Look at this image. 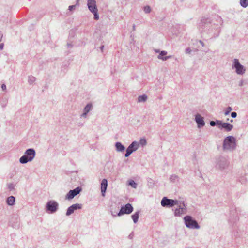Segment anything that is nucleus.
I'll list each match as a JSON object with an SVG mask.
<instances>
[{"label":"nucleus","mask_w":248,"mask_h":248,"mask_svg":"<svg viewBox=\"0 0 248 248\" xmlns=\"http://www.w3.org/2000/svg\"><path fill=\"white\" fill-rule=\"evenodd\" d=\"M232 110V107L229 106L224 110V115L227 116L229 114L230 112Z\"/></svg>","instance_id":"30"},{"label":"nucleus","mask_w":248,"mask_h":248,"mask_svg":"<svg viewBox=\"0 0 248 248\" xmlns=\"http://www.w3.org/2000/svg\"><path fill=\"white\" fill-rule=\"evenodd\" d=\"M67 45L68 47H72V45L71 44L68 43L67 44Z\"/></svg>","instance_id":"42"},{"label":"nucleus","mask_w":248,"mask_h":248,"mask_svg":"<svg viewBox=\"0 0 248 248\" xmlns=\"http://www.w3.org/2000/svg\"><path fill=\"white\" fill-rule=\"evenodd\" d=\"M219 121H221L220 120H216V121H210V124L211 126H216L217 124L218 125V126H219L220 124L218 122Z\"/></svg>","instance_id":"31"},{"label":"nucleus","mask_w":248,"mask_h":248,"mask_svg":"<svg viewBox=\"0 0 248 248\" xmlns=\"http://www.w3.org/2000/svg\"><path fill=\"white\" fill-rule=\"evenodd\" d=\"M108 186V181L106 179H103L101 183V192L102 196L104 197Z\"/></svg>","instance_id":"16"},{"label":"nucleus","mask_w":248,"mask_h":248,"mask_svg":"<svg viewBox=\"0 0 248 248\" xmlns=\"http://www.w3.org/2000/svg\"><path fill=\"white\" fill-rule=\"evenodd\" d=\"M82 191L80 187H77L73 190H70L65 196V199L68 200L72 199Z\"/></svg>","instance_id":"12"},{"label":"nucleus","mask_w":248,"mask_h":248,"mask_svg":"<svg viewBox=\"0 0 248 248\" xmlns=\"http://www.w3.org/2000/svg\"><path fill=\"white\" fill-rule=\"evenodd\" d=\"M186 208L184 203H180L178 208H176L174 211V216L176 217L180 216L182 214L186 212Z\"/></svg>","instance_id":"13"},{"label":"nucleus","mask_w":248,"mask_h":248,"mask_svg":"<svg viewBox=\"0 0 248 248\" xmlns=\"http://www.w3.org/2000/svg\"><path fill=\"white\" fill-rule=\"evenodd\" d=\"M135 25H134H134H133V31H135Z\"/></svg>","instance_id":"44"},{"label":"nucleus","mask_w":248,"mask_h":248,"mask_svg":"<svg viewBox=\"0 0 248 248\" xmlns=\"http://www.w3.org/2000/svg\"><path fill=\"white\" fill-rule=\"evenodd\" d=\"M147 99V96L145 94L140 95L138 98V102H145Z\"/></svg>","instance_id":"22"},{"label":"nucleus","mask_w":248,"mask_h":248,"mask_svg":"<svg viewBox=\"0 0 248 248\" xmlns=\"http://www.w3.org/2000/svg\"><path fill=\"white\" fill-rule=\"evenodd\" d=\"M15 197L13 196H11L7 198L6 203L9 206H13L15 204Z\"/></svg>","instance_id":"18"},{"label":"nucleus","mask_w":248,"mask_h":248,"mask_svg":"<svg viewBox=\"0 0 248 248\" xmlns=\"http://www.w3.org/2000/svg\"><path fill=\"white\" fill-rule=\"evenodd\" d=\"M170 58H171V55L168 56H165L164 59H163V61H166L167 60H168V59H170Z\"/></svg>","instance_id":"37"},{"label":"nucleus","mask_w":248,"mask_h":248,"mask_svg":"<svg viewBox=\"0 0 248 248\" xmlns=\"http://www.w3.org/2000/svg\"><path fill=\"white\" fill-rule=\"evenodd\" d=\"M78 0H78V1H77V3H78Z\"/></svg>","instance_id":"47"},{"label":"nucleus","mask_w":248,"mask_h":248,"mask_svg":"<svg viewBox=\"0 0 248 248\" xmlns=\"http://www.w3.org/2000/svg\"><path fill=\"white\" fill-rule=\"evenodd\" d=\"M36 152L33 148H29L26 150L19 159V162L21 164H26L28 162L32 161L35 158Z\"/></svg>","instance_id":"2"},{"label":"nucleus","mask_w":248,"mask_h":248,"mask_svg":"<svg viewBox=\"0 0 248 248\" xmlns=\"http://www.w3.org/2000/svg\"><path fill=\"white\" fill-rule=\"evenodd\" d=\"M184 220L185 225L187 228L189 229H199L200 228L196 220L193 219L192 217L190 216H186L184 217Z\"/></svg>","instance_id":"4"},{"label":"nucleus","mask_w":248,"mask_h":248,"mask_svg":"<svg viewBox=\"0 0 248 248\" xmlns=\"http://www.w3.org/2000/svg\"><path fill=\"white\" fill-rule=\"evenodd\" d=\"M242 84H243V83H242V81H241V82L240 83V85H240V86H242Z\"/></svg>","instance_id":"46"},{"label":"nucleus","mask_w":248,"mask_h":248,"mask_svg":"<svg viewBox=\"0 0 248 248\" xmlns=\"http://www.w3.org/2000/svg\"><path fill=\"white\" fill-rule=\"evenodd\" d=\"M179 202L177 200L168 199L166 197L162 198L161 201V205L163 207H172L175 205H178Z\"/></svg>","instance_id":"8"},{"label":"nucleus","mask_w":248,"mask_h":248,"mask_svg":"<svg viewBox=\"0 0 248 248\" xmlns=\"http://www.w3.org/2000/svg\"><path fill=\"white\" fill-rule=\"evenodd\" d=\"M167 52L166 51H161L159 53V54L157 56V58L160 60H162L163 61V59H164V56L167 55Z\"/></svg>","instance_id":"23"},{"label":"nucleus","mask_w":248,"mask_h":248,"mask_svg":"<svg viewBox=\"0 0 248 248\" xmlns=\"http://www.w3.org/2000/svg\"><path fill=\"white\" fill-rule=\"evenodd\" d=\"M216 163V168L221 170L225 169L229 164L227 158L224 156H220L217 158Z\"/></svg>","instance_id":"7"},{"label":"nucleus","mask_w":248,"mask_h":248,"mask_svg":"<svg viewBox=\"0 0 248 248\" xmlns=\"http://www.w3.org/2000/svg\"><path fill=\"white\" fill-rule=\"evenodd\" d=\"M15 187V185L13 183H9L7 184V187L10 191L14 190Z\"/></svg>","instance_id":"32"},{"label":"nucleus","mask_w":248,"mask_h":248,"mask_svg":"<svg viewBox=\"0 0 248 248\" xmlns=\"http://www.w3.org/2000/svg\"><path fill=\"white\" fill-rule=\"evenodd\" d=\"M140 211L135 212L133 215H132L131 217L134 223H136L139 217Z\"/></svg>","instance_id":"21"},{"label":"nucleus","mask_w":248,"mask_h":248,"mask_svg":"<svg viewBox=\"0 0 248 248\" xmlns=\"http://www.w3.org/2000/svg\"><path fill=\"white\" fill-rule=\"evenodd\" d=\"M87 6L90 11L93 14L94 19L96 20H98L99 16L98 14L95 0H88Z\"/></svg>","instance_id":"5"},{"label":"nucleus","mask_w":248,"mask_h":248,"mask_svg":"<svg viewBox=\"0 0 248 248\" xmlns=\"http://www.w3.org/2000/svg\"><path fill=\"white\" fill-rule=\"evenodd\" d=\"M199 43L202 45V46H204V43L202 40H199Z\"/></svg>","instance_id":"39"},{"label":"nucleus","mask_w":248,"mask_h":248,"mask_svg":"<svg viewBox=\"0 0 248 248\" xmlns=\"http://www.w3.org/2000/svg\"><path fill=\"white\" fill-rule=\"evenodd\" d=\"M231 67L238 75H243L246 71V67L240 63L239 59L237 58L232 60Z\"/></svg>","instance_id":"3"},{"label":"nucleus","mask_w":248,"mask_h":248,"mask_svg":"<svg viewBox=\"0 0 248 248\" xmlns=\"http://www.w3.org/2000/svg\"><path fill=\"white\" fill-rule=\"evenodd\" d=\"M76 6L75 5H71L69 6L68 7V9L70 11H72L73 9H74L75 8Z\"/></svg>","instance_id":"36"},{"label":"nucleus","mask_w":248,"mask_h":248,"mask_svg":"<svg viewBox=\"0 0 248 248\" xmlns=\"http://www.w3.org/2000/svg\"><path fill=\"white\" fill-rule=\"evenodd\" d=\"M1 88L4 91V90H6V85L4 84H3L2 85H1Z\"/></svg>","instance_id":"38"},{"label":"nucleus","mask_w":248,"mask_h":248,"mask_svg":"<svg viewBox=\"0 0 248 248\" xmlns=\"http://www.w3.org/2000/svg\"><path fill=\"white\" fill-rule=\"evenodd\" d=\"M103 47H104V46H101L100 48H101V49L102 50H103Z\"/></svg>","instance_id":"45"},{"label":"nucleus","mask_w":248,"mask_h":248,"mask_svg":"<svg viewBox=\"0 0 248 248\" xmlns=\"http://www.w3.org/2000/svg\"><path fill=\"white\" fill-rule=\"evenodd\" d=\"M36 80V78L32 76H30L28 78V82L30 84H32L34 83V82Z\"/></svg>","instance_id":"28"},{"label":"nucleus","mask_w":248,"mask_h":248,"mask_svg":"<svg viewBox=\"0 0 248 248\" xmlns=\"http://www.w3.org/2000/svg\"><path fill=\"white\" fill-rule=\"evenodd\" d=\"M128 185L134 188H136L137 187V183L134 180H131L128 181Z\"/></svg>","instance_id":"27"},{"label":"nucleus","mask_w":248,"mask_h":248,"mask_svg":"<svg viewBox=\"0 0 248 248\" xmlns=\"http://www.w3.org/2000/svg\"><path fill=\"white\" fill-rule=\"evenodd\" d=\"M151 11V8L149 6H146L144 8V12L146 13H149Z\"/></svg>","instance_id":"33"},{"label":"nucleus","mask_w":248,"mask_h":248,"mask_svg":"<svg viewBox=\"0 0 248 248\" xmlns=\"http://www.w3.org/2000/svg\"><path fill=\"white\" fill-rule=\"evenodd\" d=\"M237 116V113L235 112H232L231 113V117L233 118H236Z\"/></svg>","instance_id":"34"},{"label":"nucleus","mask_w":248,"mask_h":248,"mask_svg":"<svg viewBox=\"0 0 248 248\" xmlns=\"http://www.w3.org/2000/svg\"><path fill=\"white\" fill-rule=\"evenodd\" d=\"M115 147L116 150L118 152H123L124 151L125 147L120 142H117L115 143Z\"/></svg>","instance_id":"17"},{"label":"nucleus","mask_w":248,"mask_h":248,"mask_svg":"<svg viewBox=\"0 0 248 248\" xmlns=\"http://www.w3.org/2000/svg\"><path fill=\"white\" fill-rule=\"evenodd\" d=\"M191 51H191V49L189 47L187 48L185 50L186 53L187 54H190Z\"/></svg>","instance_id":"35"},{"label":"nucleus","mask_w":248,"mask_h":248,"mask_svg":"<svg viewBox=\"0 0 248 248\" xmlns=\"http://www.w3.org/2000/svg\"><path fill=\"white\" fill-rule=\"evenodd\" d=\"M2 38V34L1 33V31H0V41L1 40Z\"/></svg>","instance_id":"41"},{"label":"nucleus","mask_w":248,"mask_h":248,"mask_svg":"<svg viewBox=\"0 0 248 248\" xmlns=\"http://www.w3.org/2000/svg\"><path fill=\"white\" fill-rule=\"evenodd\" d=\"M218 122L220 124L218 128L220 129H224L227 132L231 131L233 127V125L228 123H223L221 121Z\"/></svg>","instance_id":"14"},{"label":"nucleus","mask_w":248,"mask_h":248,"mask_svg":"<svg viewBox=\"0 0 248 248\" xmlns=\"http://www.w3.org/2000/svg\"><path fill=\"white\" fill-rule=\"evenodd\" d=\"M74 212V209H73L72 206H70L67 209L66 215L67 216H69L71 215L72 213H73Z\"/></svg>","instance_id":"29"},{"label":"nucleus","mask_w":248,"mask_h":248,"mask_svg":"<svg viewBox=\"0 0 248 248\" xmlns=\"http://www.w3.org/2000/svg\"><path fill=\"white\" fill-rule=\"evenodd\" d=\"M227 120V121H230V122H231V123H232V122H233V121L232 119H229V118L227 119V120Z\"/></svg>","instance_id":"40"},{"label":"nucleus","mask_w":248,"mask_h":248,"mask_svg":"<svg viewBox=\"0 0 248 248\" xmlns=\"http://www.w3.org/2000/svg\"><path fill=\"white\" fill-rule=\"evenodd\" d=\"M137 143L138 144V149L140 146L142 147L145 146L147 144V141L145 138H142L140 139L139 142L137 141Z\"/></svg>","instance_id":"19"},{"label":"nucleus","mask_w":248,"mask_h":248,"mask_svg":"<svg viewBox=\"0 0 248 248\" xmlns=\"http://www.w3.org/2000/svg\"><path fill=\"white\" fill-rule=\"evenodd\" d=\"M240 4L242 7L246 8L248 6V0H240Z\"/></svg>","instance_id":"25"},{"label":"nucleus","mask_w":248,"mask_h":248,"mask_svg":"<svg viewBox=\"0 0 248 248\" xmlns=\"http://www.w3.org/2000/svg\"><path fill=\"white\" fill-rule=\"evenodd\" d=\"M59 208V203L55 200H50L47 202L46 205V211L49 213H55Z\"/></svg>","instance_id":"6"},{"label":"nucleus","mask_w":248,"mask_h":248,"mask_svg":"<svg viewBox=\"0 0 248 248\" xmlns=\"http://www.w3.org/2000/svg\"><path fill=\"white\" fill-rule=\"evenodd\" d=\"M236 139L232 136L226 137L223 140L222 148L224 151L232 152L236 149Z\"/></svg>","instance_id":"1"},{"label":"nucleus","mask_w":248,"mask_h":248,"mask_svg":"<svg viewBox=\"0 0 248 248\" xmlns=\"http://www.w3.org/2000/svg\"><path fill=\"white\" fill-rule=\"evenodd\" d=\"M138 144L136 141H133L127 147L124 156L128 157L133 152L138 150Z\"/></svg>","instance_id":"10"},{"label":"nucleus","mask_w":248,"mask_h":248,"mask_svg":"<svg viewBox=\"0 0 248 248\" xmlns=\"http://www.w3.org/2000/svg\"><path fill=\"white\" fill-rule=\"evenodd\" d=\"M170 179L171 182H175L179 180V177L176 174H173L170 176Z\"/></svg>","instance_id":"26"},{"label":"nucleus","mask_w":248,"mask_h":248,"mask_svg":"<svg viewBox=\"0 0 248 248\" xmlns=\"http://www.w3.org/2000/svg\"><path fill=\"white\" fill-rule=\"evenodd\" d=\"M16 222L15 223H13L12 221H10V223L11 226L14 228L18 229V228H19V227H20V223H19V221L18 218H16Z\"/></svg>","instance_id":"20"},{"label":"nucleus","mask_w":248,"mask_h":248,"mask_svg":"<svg viewBox=\"0 0 248 248\" xmlns=\"http://www.w3.org/2000/svg\"><path fill=\"white\" fill-rule=\"evenodd\" d=\"M155 51L156 52V53H160V50L159 49H155Z\"/></svg>","instance_id":"43"},{"label":"nucleus","mask_w":248,"mask_h":248,"mask_svg":"<svg viewBox=\"0 0 248 248\" xmlns=\"http://www.w3.org/2000/svg\"><path fill=\"white\" fill-rule=\"evenodd\" d=\"M71 206L74 211L78 209H81L82 207V204L79 203L74 204L72 205Z\"/></svg>","instance_id":"24"},{"label":"nucleus","mask_w":248,"mask_h":248,"mask_svg":"<svg viewBox=\"0 0 248 248\" xmlns=\"http://www.w3.org/2000/svg\"><path fill=\"white\" fill-rule=\"evenodd\" d=\"M133 211V207L130 203H127L121 207V208L118 213V216H121L124 214H129Z\"/></svg>","instance_id":"9"},{"label":"nucleus","mask_w":248,"mask_h":248,"mask_svg":"<svg viewBox=\"0 0 248 248\" xmlns=\"http://www.w3.org/2000/svg\"><path fill=\"white\" fill-rule=\"evenodd\" d=\"M93 105L91 103L88 104L83 109V112L80 115L81 118H86L88 113L92 109Z\"/></svg>","instance_id":"15"},{"label":"nucleus","mask_w":248,"mask_h":248,"mask_svg":"<svg viewBox=\"0 0 248 248\" xmlns=\"http://www.w3.org/2000/svg\"><path fill=\"white\" fill-rule=\"evenodd\" d=\"M195 121L199 129L202 128L205 125L204 118L201 114L197 113L195 115Z\"/></svg>","instance_id":"11"}]
</instances>
